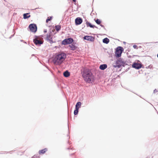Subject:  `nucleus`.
<instances>
[{"mask_svg":"<svg viewBox=\"0 0 158 158\" xmlns=\"http://www.w3.org/2000/svg\"><path fill=\"white\" fill-rule=\"evenodd\" d=\"M29 13L24 14L23 15V18L24 19H26L28 18L29 17H30L31 16H30V15H29Z\"/></svg>","mask_w":158,"mask_h":158,"instance_id":"nucleus-15","label":"nucleus"},{"mask_svg":"<svg viewBox=\"0 0 158 158\" xmlns=\"http://www.w3.org/2000/svg\"><path fill=\"white\" fill-rule=\"evenodd\" d=\"M79 109L78 108H76V109L74 110V115H76L77 114L78 112Z\"/></svg>","mask_w":158,"mask_h":158,"instance_id":"nucleus-21","label":"nucleus"},{"mask_svg":"<svg viewBox=\"0 0 158 158\" xmlns=\"http://www.w3.org/2000/svg\"><path fill=\"white\" fill-rule=\"evenodd\" d=\"M29 28L30 31L32 32L35 33L37 31V26L35 24H30L29 25Z\"/></svg>","mask_w":158,"mask_h":158,"instance_id":"nucleus-5","label":"nucleus"},{"mask_svg":"<svg viewBox=\"0 0 158 158\" xmlns=\"http://www.w3.org/2000/svg\"><path fill=\"white\" fill-rule=\"evenodd\" d=\"M157 57H158V54L157 55Z\"/></svg>","mask_w":158,"mask_h":158,"instance_id":"nucleus-29","label":"nucleus"},{"mask_svg":"<svg viewBox=\"0 0 158 158\" xmlns=\"http://www.w3.org/2000/svg\"><path fill=\"white\" fill-rule=\"evenodd\" d=\"M101 26L102 27H103V26H102V25H101Z\"/></svg>","mask_w":158,"mask_h":158,"instance_id":"nucleus-28","label":"nucleus"},{"mask_svg":"<svg viewBox=\"0 0 158 158\" xmlns=\"http://www.w3.org/2000/svg\"><path fill=\"white\" fill-rule=\"evenodd\" d=\"M33 41L34 43L36 45H40L43 43V42L37 39L34 40Z\"/></svg>","mask_w":158,"mask_h":158,"instance_id":"nucleus-9","label":"nucleus"},{"mask_svg":"<svg viewBox=\"0 0 158 158\" xmlns=\"http://www.w3.org/2000/svg\"><path fill=\"white\" fill-rule=\"evenodd\" d=\"M82 77L84 80L88 83L93 81L94 80V76L92 72L89 70H85L83 74Z\"/></svg>","mask_w":158,"mask_h":158,"instance_id":"nucleus-1","label":"nucleus"},{"mask_svg":"<svg viewBox=\"0 0 158 158\" xmlns=\"http://www.w3.org/2000/svg\"><path fill=\"white\" fill-rule=\"evenodd\" d=\"M141 66V65L139 63H134L132 65V67L136 69L140 68Z\"/></svg>","mask_w":158,"mask_h":158,"instance_id":"nucleus-10","label":"nucleus"},{"mask_svg":"<svg viewBox=\"0 0 158 158\" xmlns=\"http://www.w3.org/2000/svg\"><path fill=\"white\" fill-rule=\"evenodd\" d=\"M133 47L134 48L136 49H137L138 48L137 46L136 45H134L133 46Z\"/></svg>","mask_w":158,"mask_h":158,"instance_id":"nucleus-25","label":"nucleus"},{"mask_svg":"<svg viewBox=\"0 0 158 158\" xmlns=\"http://www.w3.org/2000/svg\"><path fill=\"white\" fill-rule=\"evenodd\" d=\"M47 30L46 29L44 30V33H46L47 32Z\"/></svg>","mask_w":158,"mask_h":158,"instance_id":"nucleus-26","label":"nucleus"},{"mask_svg":"<svg viewBox=\"0 0 158 158\" xmlns=\"http://www.w3.org/2000/svg\"><path fill=\"white\" fill-rule=\"evenodd\" d=\"M63 75L64 77H68L69 76L70 73L68 71H66L64 73Z\"/></svg>","mask_w":158,"mask_h":158,"instance_id":"nucleus-17","label":"nucleus"},{"mask_svg":"<svg viewBox=\"0 0 158 158\" xmlns=\"http://www.w3.org/2000/svg\"><path fill=\"white\" fill-rule=\"evenodd\" d=\"M52 18V17H48L46 20V22L47 23H48L49 21H50L51 20Z\"/></svg>","mask_w":158,"mask_h":158,"instance_id":"nucleus-22","label":"nucleus"},{"mask_svg":"<svg viewBox=\"0 0 158 158\" xmlns=\"http://www.w3.org/2000/svg\"><path fill=\"white\" fill-rule=\"evenodd\" d=\"M66 57V54L61 53L56 55L53 61L56 65H60L64 60Z\"/></svg>","mask_w":158,"mask_h":158,"instance_id":"nucleus-2","label":"nucleus"},{"mask_svg":"<svg viewBox=\"0 0 158 158\" xmlns=\"http://www.w3.org/2000/svg\"><path fill=\"white\" fill-rule=\"evenodd\" d=\"M123 62L122 61V60L121 59H119L115 61V64L114 65V66L115 67L119 68L121 65H123Z\"/></svg>","mask_w":158,"mask_h":158,"instance_id":"nucleus-6","label":"nucleus"},{"mask_svg":"<svg viewBox=\"0 0 158 158\" xmlns=\"http://www.w3.org/2000/svg\"><path fill=\"white\" fill-rule=\"evenodd\" d=\"M109 41V40L107 38H105L103 40V42L106 44L108 43Z\"/></svg>","mask_w":158,"mask_h":158,"instance_id":"nucleus-16","label":"nucleus"},{"mask_svg":"<svg viewBox=\"0 0 158 158\" xmlns=\"http://www.w3.org/2000/svg\"><path fill=\"white\" fill-rule=\"evenodd\" d=\"M81 103L80 102H78L77 103L76 105V108L79 109L81 106Z\"/></svg>","mask_w":158,"mask_h":158,"instance_id":"nucleus-19","label":"nucleus"},{"mask_svg":"<svg viewBox=\"0 0 158 158\" xmlns=\"http://www.w3.org/2000/svg\"><path fill=\"white\" fill-rule=\"evenodd\" d=\"M154 93H158V89H155L154 90Z\"/></svg>","mask_w":158,"mask_h":158,"instance_id":"nucleus-24","label":"nucleus"},{"mask_svg":"<svg viewBox=\"0 0 158 158\" xmlns=\"http://www.w3.org/2000/svg\"><path fill=\"white\" fill-rule=\"evenodd\" d=\"M73 41V39L72 38H69L64 40L62 42V44L63 45H66L68 44H71Z\"/></svg>","mask_w":158,"mask_h":158,"instance_id":"nucleus-3","label":"nucleus"},{"mask_svg":"<svg viewBox=\"0 0 158 158\" xmlns=\"http://www.w3.org/2000/svg\"><path fill=\"white\" fill-rule=\"evenodd\" d=\"M107 67V65L106 64H103L101 65L100 66L99 68L102 70H104Z\"/></svg>","mask_w":158,"mask_h":158,"instance_id":"nucleus-13","label":"nucleus"},{"mask_svg":"<svg viewBox=\"0 0 158 158\" xmlns=\"http://www.w3.org/2000/svg\"><path fill=\"white\" fill-rule=\"evenodd\" d=\"M87 25L88 26H89L90 27L94 28V27H96L94 25H92L90 23H86Z\"/></svg>","mask_w":158,"mask_h":158,"instance_id":"nucleus-18","label":"nucleus"},{"mask_svg":"<svg viewBox=\"0 0 158 158\" xmlns=\"http://www.w3.org/2000/svg\"><path fill=\"white\" fill-rule=\"evenodd\" d=\"M123 50V48L122 47H118L115 53L116 56L118 57L120 56Z\"/></svg>","mask_w":158,"mask_h":158,"instance_id":"nucleus-4","label":"nucleus"},{"mask_svg":"<svg viewBox=\"0 0 158 158\" xmlns=\"http://www.w3.org/2000/svg\"><path fill=\"white\" fill-rule=\"evenodd\" d=\"M95 22L98 24H100L101 22L100 20L99 19H97L96 20H95Z\"/></svg>","mask_w":158,"mask_h":158,"instance_id":"nucleus-23","label":"nucleus"},{"mask_svg":"<svg viewBox=\"0 0 158 158\" xmlns=\"http://www.w3.org/2000/svg\"><path fill=\"white\" fill-rule=\"evenodd\" d=\"M48 149L47 148H45L42 150H40L39 151V153L41 155L44 154L47 151Z\"/></svg>","mask_w":158,"mask_h":158,"instance_id":"nucleus-11","label":"nucleus"},{"mask_svg":"<svg viewBox=\"0 0 158 158\" xmlns=\"http://www.w3.org/2000/svg\"><path fill=\"white\" fill-rule=\"evenodd\" d=\"M60 28L61 26L60 25H56L55 26V29L57 31H59Z\"/></svg>","mask_w":158,"mask_h":158,"instance_id":"nucleus-20","label":"nucleus"},{"mask_svg":"<svg viewBox=\"0 0 158 158\" xmlns=\"http://www.w3.org/2000/svg\"><path fill=\"white\" fill-rule=\"evenodd\" d=\"M84 39L87 40L93 41L94 38L92 36L87 35L84 37Z\"/></svg>","mask_w":158,"mask_h":158,"instance_id":"nucleus-8","label":"nucleus"},{"mask_svg":"<svg viewBox=\"0 0 158 158\" xmlns=\"http://www.w3.org/2000/svg\"><path fill=\"white\" fill-rule=\"evenodd\" d=\"M53 35L51 33L48 34L47 35L46 39L49 40L51 41L52 40Z\"/></svg>","mask_w":158,"mask_h":158,"instance_id":"nucleus-12","label":"nucleus"},{"mask_svg":"<svg viewBox=\"0 0 158 158\" xmlns=\"http://www.w3.org/2000/svg\"><path fill=\"white\" fill-rule=\"evenodd\" d=\"M76 0H73V2H76Z\"/></svg>","mask_w":158,"mask_h":158,"instance_id":"nucleus-27","label":"nucleus"},{"mask_svg":"<svg viewBox=\"0 0 158 158\" xmlns=\"http://www.w3.org/2000/svg\"><path fill=\"white\" fill-rule=\"evenodd\" d=\"M82 22V19L80 17L77 18L75 20L76 24L77 25L81 24Z\"/></svg>","mask_w":158,"mask_h":158,"instance_id":"nucleus-7","label":"nucleus"},{"mask_svg":"<svg viewBox=\"0 0 158 158\" xmlns=\"http://www.w3.org/2000/svg\"><path fill=\"white\" fill-rule=\"evenodd\" d=\"M69 46L71 48V49L73 50H74L77 48V47L73 44H71L69 45Z\"/></svg>","mask_w":158,"mask_h":158,"instance_id":"nucleus-14","label":"nucleus"}]
</instances>
